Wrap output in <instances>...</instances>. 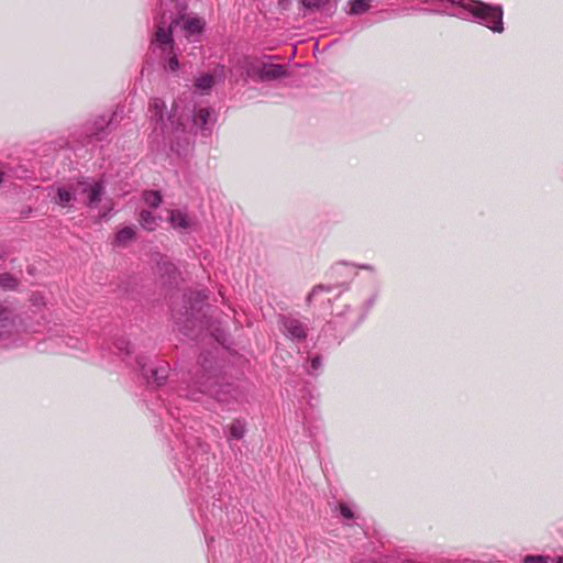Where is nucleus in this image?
<instances>
[{"instance_id": "nucleus-1", "label": "nucleus", "mask_w": 563, "mask_h": 563, "mask_svg": "<svg viewBox=\"0 0 563 563\" xmlns=\"http://www.w3.org/2000/svg\"><path fill=\"white\" fill-rule=\"evenodd\" d=\"M148 112L154 130L159 131L163 139L169 143L170 150L178 155L188 151L191 145V134L200 132L208 136L211 132V112L208 108L183 106L178 99L173 103L172 110L166 111V103L161 98H152Z\"/></svg>"}, {"instance_id": "nucleus-2", "label": "nucleus", "mask_w": 563, "mask_h": 563, "mask_svg": "<svg viewBox=\"0 0 563 563\" xmlns=\"http://www.w3.org/2000/svg\"><path fill=\"white\" fill-rule=\"evenodd\" d=\"M207 360L201 364L205 373L194 383L186 397L199 401L202 395H209L219 404L230 405L238 402L243 397V390L231 383H220L218 378L208 371Z\"/></svg>"}, {"instance_id": "nucleus-3", "label": "nucleus", "mask_w": 563, "mask_h": 563, "mask_svg": "<svg viewBox=\"0 0 563 563\" xmlns=\"http://www.w3.org/2000/svg\"><path fill=\"white\" fill-rule=\"evenodd\" d=\"M207 296L200 291H191L183 297L181 308L174 306L172 316L178 330L188 336H196L203 328L201 313Z\"/></svg>"}, {"instance_id": "nucleus-4", "label": "nucleus", "mask_w": 563, "mask_h": 563, "mask_svg": "<svg viewBox=\"0 0 563 563\" xmlns=\"http://www.w3.org/2000/svg\"><path fill=\"white\" fill-rule=\"evenodd\" d=\"M114 347L119 354L125 356L124 361L126 365L137 369L148 385H155L159 387L165 384L169 374V366L167 363L163 362L154 368L147 369L148 357L142 354L136 355L133 363L131 358V344L124 338L117 339L114 342Z\"/></svg>"}, {"instance_id": "nucleus-5", "label": "nucleus", "mask_w": 563, "mask_h": 563, "mask_svg": "<svg viewBox=\"0 0 563 563\" xmlns=\"http://www.w3.org/2000/svg\"><path fill=\"white\" fill-rule=\"evenodd\" d=\"M153 52L157 49L164 56V68L169 71H176L179 68V63L176 54L174 53V40L172 36L170 27H165L164 22L161 21L155 31L154 38L151 42Z\"/></svg>"}, {"instance_id": "nucleus-6", "label": "nucleus", "mask_w": 563, "mask_h": 563, "mask_svg": "<svg viewBox=\"0 0 563 563\" xmlns=\"http://www.w3.org/2000/svg\"><path fill=\"white\" fill-rule=\"evenodd\" d=\"M77 191L79 195V202H82L90 209L98 208L106 194L102 180H95L85 177L77 179Z\"/></svg>"}, {"instance_id": "nucleus-7", "label": "nucleus", "mask_w": 563, "mask_h": 563, "mask_svg": "<svg viewBox=\"0 0 563 563\" xmlns=\"http://www.w3.org/2000/svg\"><path fill=\"white\" fill-rule=\"evenodd\" d=\"M278 325L282 333L291 341L302 342L307 339L308 325L298 317L283 314L278 319Z\"/></svg>"}, {"instance_id": "nucleus-8", "label": "nucleus", "mask_w": 563, "mask_h": 563, "mask_svg": "<svg viewBox=\"0 0 563 563\" xmlns=\"http://www.w3.org/2000/svg\"><path fill=\"white\" fill-rule=\"evenodd\" d=\"M205 26L206 22L201 18L181 15L178 19L173 20L167 27H170L172 31L179 27L188 41L196 42L202 33Z\"/></svg>"}, {"instance_id": "nucleus-9", "label": "nucleus", "mask_w": 563, "mask_h": 563, "mask_svg": "<svg viewBox=\"0 0 563 563\" xmlns=\"http://www.w3.org/2000/svg\"><path fill=\"white\" fill-rule=\"evenodd\" d=\"M52 202L60 208L70 209L75 202H79L77 179L52 188Z\"/></svg>"}, {"instance_id": "nucleus-10", "label": "nucleus", "mask_w": 563, "mask_h": 563, "mask_svg": "<svg viewBox=\"0 0 563 563\" xmlns=\"http://www.w3.org/2000/svg\"><path fill=\"white\" fill-rule=\"evenodd\" d=\"M258 70V62L255 59L244 56L238 58L234 64L231 66L230 74L231 77H234L235 80L242 78H256Z\"/></svg>"}, {"instance_id": "nucleus-11", "label": "nucleus", "mask_w": 563, "mask_h": 563, "mask_svg": "<svg viewBox=\"0 0 563 563\" xmlns=\"http://www.w3.org/2000/svg\"><path fill=\"white\" fill-rule=\"evenodd\" d=\"M168 222L179 233H187L194 227L195 221L186 211L175 209L169 211Z\"/></svg>"}, {"instance_id": "nucleus-12", "label": "nucleus", "mask_w": 563, "mask_h": 563, "mask_svg": "<svg viewBox=\"0 0 563 563\" xmlns=\"http://www.w3.org/2000/svg\"><path fill=\"white\" fill-rule=\"evenodd\" d=\"M14 312L0 303V340L9 338L15 331Z\"/></svg>"}, {"instance_id": "nucleus-13", "label": "nucleus", "mask_w": 563, "mask_h": 563, "mask_svg": "<svg viewBox=\"0 0 563 563\" xmlns=\"http://www.w3.org/2000/svg\"><path fill=\"white\" fill-rule=\"evenodd\" d=\"M115 115L117 113L114 112L109 120L104 117H99L93 122L89 123L87 125L88 135L97 140H102L107 135V130L110 129Z\"/></svg>"}, {"instance_id": "nucleus-14", "label": "nucleus", "mask_w": 563, "mask_h": 563, "mask_svg": "<svg viewBox=\"0 0 563 563\" xmlns=\"http://www.w3.org/2000/svg\"><path fill=\"white\" fill-rule=\"evenodd\" d=\"M285 75V68L278 64L258 63L257 79L273 80L280 78Z\"/></svg>"}, {"instance_id": "nucleus-15", "label": "nucleus", "mask_w": 563, "mask_h": 563, "mask_svg": "<svg viewBox=\"0 0 563 563\" xmlns=\"http://www.w3.org/2000/svg\"><path fill=\"white\" fill-rule=\"evenodd\" d=\"M227 439L231 443L234 440H242L246 433V422L243 419L236 418L231 424L227 427Z\"/></svg>"}, {"instance_id": "nucleus-16", "label": "nucleus", "mask_w": 563, "mask_h": 563, "mask_svg": "<svg viewBox=\"0 0 563 563\" xmlns=\"http://www.w3.org/2000/svg\"><path fill=\"white\" fill-rule=\"evenodd\" d=\"M159 220L161 218L155 217L148 210H142L139 219L141 227L146 231H154L157 228Z\"/></svg>"}, {"instance_id": "nucleus-17", "label": "nucleus", "mask_w": 563, "mask_h": 563, "mask_svg": "<svg viewBox=\"0 0 563 563\" xmlns=\"http://www.w3.org/2000/svg\"><path fill=\"white\" fill-rule=\"evenodd\" d=\"M134 236H135L134 228L125 227V228L121 229L120 231H118V233L115 234L114 242L117 245L124 246L130 241H132L134 239Z\"/></svg>"}, {"instance_id": "nucleus-18", "label": "nucleus", "mask_w": 563, "mask_h": 563, "mask_svg": "<svg viewBox=\"0 0 563 563\" xmlns=\"http://www.w3.org/2000/svg\"><path fill=\"white\" fill-rule=\"evenodd\" d=\"M372 0H353L350 1V11L352 15H361L367 12L371 8Z\"/></svg>"}, {"instance_id": "nucleus-19", "label": "nucleus", "mask_w": 563, "mask_h": 563, "mask_svg": "<svg viewBox=\"0 0 563 563\" xmlns=\"http://www.w3.org/2000/svg\"><path fill=\"white\" fill-rule=\"evenodd\" d=\"M214 85V78L210 74H203L196 79L195 86L197 89L206 92L209 91Z\"/></svg>"}, {"instance_id": "nucleus-20", "label": "nucleus", "mask_w": 563, "mask_h": 563, "mask_svg": "<svg viewBox=\"0 0 563 563\" xmlns=\"http://www.w3.org/2000/svg\"><path fill=\"white\" fill-rule=\"evenodd\" d=\"M18 285L19 282L13 275L9 273L0 274V287L4 290H14Z\"/></svg>"}, {"instance_id": "nucleus-21", "label": "nucleus", "mask_w": 563, "mask_h": 563, "mask_svg": "<svg viewBox=\"0 0 563 563\" xmlns=\"http://www.w3.org/2000/svg\"><path fill=\"white\" fill-rule=\"evenodd\" d=\"M143 199H144L145 203L152 208H157L162 202L161 194L155 190L144 191Z\"/></svg>"}, {"instance_id": "nucleus-22", "label": "nucleus", "mask_w": 563, "mask_h": 563, "mask_svg": "<svg viewBox=\"0 0 563 563\" xmlns=\"http://www.w3.org/2000/svg\"><path fill=\"white\" fill-rule=\"evenodd\" d=\"M331 290H332L331 286H325L322 284L314 286L306 298L307 305H311L321 292H330Z\"/></svg>"}, {"instance_id": "nucleus-23", "label": "nucleus", "mask_w": 563, "mask_h": 563, "mask_svg": "<svg viewBox=\"0 0 563 563\" xmlns=\"http://www.w3.org/2000/svg\"><path fill=\"white\" fill-rule=\"evenodd\" d=\"M301 4L306 10L314 11V10H319L321 8L322 1L321 0H302Z\"/></svg>"}, {"instance_id": "nucleus-24", "label": "nucleus", "mask_w": 563, "mask_h": 563, "mask_svg": "<svg viewBox=\"0 0 563 563\" xmlns=\"http://www.w3.org/2000/svg\"><path fill=\"white\" fill-rule=\"evenodd\" d=\"M321 360L319 356H316L310 362V367L307 369L308 374L314 375L317 371L321 368Z\"/></svg>"}, {"instance_id": "nucleus-25", "label": "nucleus", "mask_w": 563, "mask_h": 563, "mask_svg": "<svg viewBox=\"0 0 563 563\" xmlns=\"http://www.w3.org/2000/svg\"><path fill=\"white\" fill-rule=\"evenodd\" d=\"M30 300H31L32 305L35 307H41V306L45 305L44 297L38 292L32 294Z\"/></svg>"}, {"instance_id": "nucleus-26", "label": "nucleus", "mask_w": 563, "mask_h": 563, "mask_svg": "<svg viewBox=\"0 0 563 563\" xmlns=\"http://www.w3.org/2000/svg\"><path fill=\"white\" fill-rule=\"evenodd\" d=\"M525 563H547V559L541 555H527L523 560Z\"/></svg>"}, {"instance_id": "nucleus-27", "label": "nucleus", "mask_w": 563, "mask_h": 563, "mask_svg": "<svg viewBox=\"0 0 563 563\" xmlns=\"http://www.w3.org/2000/svg\"><path fill=\"white\" fill-rule=\"evenodd\" d=\"M340 512L341 515L346 518V519H352L354 517L353 515V511L351 510V508L345 505V504H341L340 505Z\"/></svg>"}, {"instance_id": "nucleus-28", "label": "nucleus", "mask_w": 563, "mask_h": 563, "mask_svg": "<svg viewBox=\"0 0 563 563\" xmlns=\"http://www.w3.org/2000/svg\"><path fill=\"white\" fill-rule=\"evenodd\" d=\"M360 268H363V269H373L369 265H362V266H360Z\"/></svg>"}, {"instance_id": "nucleus-29", "label": "nucleus", "mask_w": 563, "mask_h": 563, "mask_svg": "<svg viewBox=\"0 0 563 563\" xmlns=\"http://www.w3.org/2000/svg\"><path fill=\"white\" fill-rule=\"evenodd\" d=\"M3 176H4L3 172L0 170V184L3 181Z\"/></svg>"}, {"instance_id": "nucleus-30", "label": "nucleus", "mask_w": 563, "mask_h": 563, "mask_svg": "<svg viewBox=\"0 0 563 563\" xmlns=\"http://www.w3.org/2000/svg\"><path fill=\"white\" fill-rule=\"evenodd\" d=\"M555 563H563V558L562 556L558 558Z\"/></svg>"}]
</instances>
